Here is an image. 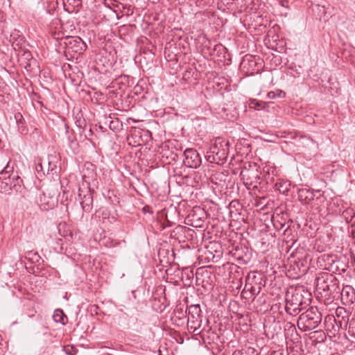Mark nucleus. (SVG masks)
Instances as JSON below:
<instances>
[{
  "mask_svg": "<svg viewBox=\"0 0 355 355\" xmlns=\"http://www.w3.org/2000/svg\"><path fill=\"white\" fill-rule=\"evenodd\" d=\"M311 293L303 288H292L286 295V311L291 315H297L310 301Z\"/></svg>",
  "mask_w": 355,
  "mask_h": 355,
  "instance_id": "1",
  "label": "nucleus"
},
{
  "mask_svg": "<svg viewBox=\"0 0 355 355\" xmlns=\"http://www.w3.org/2000/svg\"><path fill=\"white\" fill-rule=\"evenodd\" d=\"M229 153V142L223 138L216 139L213 146L207 152L205 157L210 163L223 164L227 159Z\"/></svg>",
  "mask_w": 355,
  "mask_h": 355,
  "instance_id": "2",
  "label": "nucleus"
},
{
  "mask_svg": "<svg viewBox=\"0 0 355 355\" xmlns=\"http://www.w3.org/2000/svg\"><path fill=\"white\" fill-rule=\"evenodd\" d=\"M316 286L318 290L326 293L325 295L331 298L340 296L338 279L332 274L323 273L316 279Z\"/></svg>",
  "mask_w": 355,
  "mask_h": 355,
  "instance_id": "3",
  "label": "nucleus"
},
{
  "mask_svg": "<svg viewBox=\"0 0 355 355\" xmlns=\"http://www.w3.org/2000/svg\"><path fill=\"white\" fill-rule=\"evenodd\" d=\"M60 35V33H54L53 37L56 40H60V45L64 49L65 54L72 53L81 54L86 49V44L80 37L71 36L63 37Z\"/></svg>",
  "mask_w": 355,
  "mask_h": 355,
  "instance_id": "4",
  "label": "nucleus"
},
{
  "mask_svg": "<svg viewBox=\"0 0 355 355\" xmlns=\"http://www.w3.org/2000/svg\"><path fill=\"white\" fill-rule=\"evenodd\" d=\"M322 320V315L316 308L311 307L302 313L297 321V326L303 331L315 329Z\"/></svg>",
  "mask_w": 355,
  "mask_h": 355,
  "instance_id": "5",
  "label": "nucleus"
},
{
  "mask_svg": "<svg viewBox=\"0 0 355 355\" xmlns=\"http://www.w3.org/2000/svg\"><path fill=\"white\" fill-rule=\"evenodd\" d=\"M260 174L261 173L255 163L247 162L244 164L243 168L241 170L240 175L245 185L252 186L259 182Z\"/></svg>",
  "mask_w": 355,
  "mask_h": 355,
  "instance_id": "6",
  "label": "nucleus"
},
{
  "mask_svg": "<svg viewBox=\"0 0 355 355\" xmlns=\"http://www.w3.org/2000/svg\"><path fill=\"white\" fill-rule=\"evenodd\" d=\"M184 156L183 162L187 167L197 168L202 164V158L197 150L194 148H187L184 151Z\"/></svg>",
  "mask_w": 355,
  "mask_h": 355,
  "instance_id": "7",
  "label": "nucleus"
},
{
  "mask_svg": "<svg viewBox=\"0 0 355 355\" xmlns=\"http://www.w3.org/2000/svg\"><path fill=\"white\" fill-rule=\"evenodd\" d=\"M188 218L191 222V225L196 227H202L207 218L205 210L200 207H195L189 214Z\"/></svg>",
  "mask_w": 355,
  "mask_h": 355,
  "instance_id": "8",
  "label": "nucleus"
},
{
  "mask_svg": "<svg viewBox=\"0 0 355 355\" xmlns=\"http://www.w3.org/2000/svg\"><path fill=\"white\" fill-rule=\"evenodd\" d=\"M78 198L80 203L85 212H90L92 209L93 196L89 189L85 190L80 187L78 189Z\"/></svg>",
  "mask_w": 355,
  "mask_h": 355,
  "instance_id": "9",
  "label": "nucleus"
},
{
  "mask_svg": "<svg viewBox=\"0 0 355 355\" xmlns=\"http://www.w3.org/2000/svg\"><path fill=\"white\" fill-rule=\"evenodd\" d=\"M261 277H257L255 275L251 277L250 275L246 277V283L245 286L249 291L256 297L261 290Z\"/></svg>",
  "mask_w": 355,
  "mask_h": 355,
  "instance_id": "10",
  "label": "nucleus"
},
{
  "mask_svg": "<svg viewBox=\"0 0 355 355\" xmlns=\"http://www.w3.org/2000/svg\"><path fill=\"white\" fill-rule=\"evenodd\" d=\"M10 159L6 155L0 154V166L3 167V170L0 172V179H6V175L10 177V173L12 172L13 167L10 166L9 162Z\"/></svg>",
  "mask_w": 355,
  "mask_h": 355,
  "instance_id": "11",
  "label": "nucleus"
},
{
  "mask_svg": "<svg viewBox=\"0 0 355 355\" xmlns=\"http://www.w3.org/2000/svg\"><path fill=\"white\" fill-rule=\"evenodd\" d=\"M340 295L347 303H353L355 300V291L351 286L347 285L340 289Z\"/></svg>",
  "mask_w": 355,
  "mask_h": 355,
  "instance_id": "12",
  "label": "nucleus"
},
{
  "mask_svg": "<svg viewBox=\"0 0 355 355\" xmlns=\"http://www.w3.org/2000/svg\"><path fill=\"white\" fill-rule=\"evenodd\" d=\"M297 194L299 200L304 205L309 203L314 199V194L307 189H299Z\"/></svg>",
  "mask_w": 355,
  "mask_h": 355,
  "instance_id": "13",
  "label": "nucleus"
},
{
  "mask_svg": "<svg viewBox=\"0 0 355 355\" xmlns=\"http://www.w3.org/2000/svg\"><path fill=\"white\" fill-rule=\"evenodd\" d=\"M188 311V318L202 319V311L199 304H191L187 307L185 313Z\"/></svg>",
  "mask_w": 355,
  "mask_h": 355,
  "instance_id": "14",
  "label": "nucleus"
},
{
  "mask_svg": "<svg viewBox=\"0 0 355 355\" xmlns=\"http://www.w3.org/2000/svg\"><path fill=\"white\" fill-rule=\"evenodd\" d=\"M19 55V60L21 62V64H24V68L26 70H28V68L31 65V62L33 61V56L31 53L28 50H23Z\"/></svg>",
  "mask_w": 355,
  "mask_h": 355,
  "instance_id": "15",
  "label": "nucleus"
},
{
  "mask_svg": "<svg viewBox=\"0 0 355 355\" xmlns=\"http://www.w3.org/2000/svg\"><path fill=\"white\" fill-rule=\"evenodd\" d=\"M202 319H193L188 318V325L189 329L192 330L193 333L198 335L200 334V331H198V329L200 328L202 325Z\"/></svg>",
  "mask_w": 355,
  "mask_h": 355,
  "instance_id": "16",
  "label": "nucleus"
},
{
  "mask_svg": "<svg viewBox=\"0 0 355 355\" xmlns=\"http://www.w3.org/2000/svg\"><path fill=\"white\" fill-rule=\"evenodd\" d=\"M276 189L282 193L288 195L291 183L288 181L280 180L275 184Z\"/></svg>",
  "mask_w": 355,
  "mask_h": 355,
  "instance_id": "17",
  "label": "nucleus"
},
{
  "mask_svg": "<svg viewBox=\"0 0 355 355\" xmlns=\"http://www.w3.org/2000/svg\"><path fill=\"white\" fill-rule=\"evenodd\" d=\"M53 318L55 322H60L62 324H65L67 322V317L61 309L55 311Z\"/></svg>",
  "mask_w": 355,
  "mask_h": 355,
  "instance_id": "18",
  "label": "nucleus"
},
{
  "mask_svg": "<svg viewBox=\"0 0 355 355\" xmlns=\"http://www.w3.org/2000/svg\"><path fill=\"white\" fill-rule=\"evenodd\" d=\"M249 105L250 108L260 110L264 109L266 107L267 103L257 101V99H252L250 101Z\"/></svg>",
  "mask_w": 355,
  "mask_h": 355,
  "instance_id": "19",
  "label": "nucleus"
},
{
  "mask_svg": "<svg viewBox=\"0 0 355 355\" xmlns=\"http://www.w3.org/2000/svg\"><path fill=\"white\" fill-rule=\"evenodd\" d=\"M267 96L270 99H275L276 98H282L286 96V93L282 90L277 89L276 91L269 92Z\"/></svg>",
  "mask_w": 355,
  "mask_h": 355,
  "instance_id": "20",
  "label": "nucleus"
},
{
  "mask_svg": "<svg viewBox=\"0 0 355 355\" xmlns=\"http://www.w3.org/2000/svg\"><path fill=\"white\" fill-rule=\"evenodd\" d=\"M122 124L118 119L111 120L109 123V128L113 131H119L121 129Z\"/></svg>",
  "mask_w": 355,
  "mask_h": 355,
  "instance_id": "21",
  "label": "nucleus"
},
{
  "mask_svg": "<svg viewBox=\"0 0 355 355\" xmlns=\"http://www.w3.org/2000/svg\"><path fill=\"white\" fill-rule=\"evenodd\" d=\"M241 296L243 298L245 299L249 302H252L254 300L255 297L248 290V288L245 286L243 290L241 292Z\"/></svg>",
  "mask_w": 355,
  "mask_h": 355,
  "instance_id": "22",
  "label": "nucleus"
},
{
  "mask_svg": "<svg viewBox=\"0 0 355 355\" xmlns=\"http://www.w3.org/2000/svg\"><path fill=\"white\" fill-rule=\"evenodd\" d=\"M68 143L69 146L71 149V150L73 153H76L78 150L79 146L76 139L71 138V137H68Z\"/></svg>",
  "mask_w": 355,
  "mask_h": 355,
  "instance_id": "23",
  "label": "nucleus"
},
{
  "mask_svg": "<svg viewBox=\"0 0 355 355\" xmlns=\"http://www.w3.org/2000/svg\"><path fill=\"white\" fill-rule=\"evenodd\" d=\"M63 350L67 355H75L78 352V349L71 345L64 346Z\"/></svg>",
  "mask_w": 355,
  "mask_h": 355,
  "instance_id": "24",
  "label": "nucleus"
},
{
  "mask_svg": "<svg viewBox=\"0 0 355 355\" xmlns=\"http://www.w3.org/2000/svg\"><path fill=\"white\" fill-rule=\"evenodd\" d=\"M23 41V39H20L19 40H15L13 42L12 46L15 51H19V53H21V51H23V47L21 46V44H20L21 42Z\"/></svg>",
  "mask_w": 355,
  "mask_h": 355,
  "instance_id": "25",
  "label": "nucleus"
},
{
  "mask_svg": "<svg viewBox=\"0 0 355 355\" xmlns=\"http://www.w3.org/2000/svg\"><path fill=\"white\" fill-rule=\"evenodd\" d=\"M15 119L17 123H22L24 121L23 116L19 112H17L15 114Z\"/></svg>",
  "mask_w": 355,
  "mask_h": 355,
  "instance_id": "26",
  "label": "nucleus"
},
{
  "mask_svg": "<svg viewBox=\"0 0 355 355\" xmlns=\"http://www.w3.org/2000/svg\"><path fill=\"white\" fill-rule=\"evenodd\" d=\"M301 138L304 140V141H302V144H304L306 145H309V144H315L314 141L310 137L302 136Z\"/></svg>",
  "mask_w": 355,
  "mask_h": 355,
  "instance_id": "27",
  "label": "nucleus"
},
{
  "mask_svg": "<svg viewBox=\"0 0 355 355\" xmlns=\"http://www.w3.org/2000/svg\"><path fill=\"white\" fill-rule=\"evenodd\" d=\"M65 2H67L73 6H78L80 3V0H64V3Z\"/></svg>",
  "mask_w": 355,
  "mask_h": 355,
  "instance_id": "28",
  "label": "nucleus"
},
{
  "mask_svg": "<svg viewBox=\"0 0 355 355\" xmlns=\"http://www.w3.org/2000/svg\"><path fill=\"white\" fill-rule=\"evenodd\" d=\"M50 198L52 199L53 200L54 199L56 200L57 198V196H58V191L57 190H52L50 193H48Z\"/></svg>",
  "mask_w": 355,
  "mask_h": 355,
  "instance_id": "29",
  "label": "nucleus"
},
{
  "mask_svg": "<svg viewBox=\"0 0 355 355\" xmlns=\"http://www.w3.org/2000/svg\"><path fill=\"white\" fill-rule=\"evenodd\" d=\"M215 50H218V51L223 50V51H225L226 50V48L220 44H217L215 46Z\"/></svg>",
  "mask_w": 355,
  "mask_h": 355,
  "instance_id": "30",
  "label": "nucleus"
},
{
  "mask_svg": "<svg viewBox=\"0 0 355 355\" xmlns=\"http://www.w3.org/2000/svg\"><path fill=\"white\" fill-rule=\"evenodd\" d=\"M352 324L350 323L349 324V330H348V333L349 334H351L352 336H355V332L354 331V328L351 327Z\"/></svg>",
  "mask_w": 355,
  "mask_h": 355,
  "instance_id": "31",
  "label": "nucleus"
},
{
  "mask_svg": "<svg viewBox=\"0 0 355 355\" xmlns=\"http://www.w3.org/2000/svg\"><path fill=\"white\" fill-rule=\"evenodd\" d=\"M297 135L295 133H288V136L286 137L287 138H291V139H295Z\"/></svg>",
  "mask_w": 355,
  "mask_h": 355,
  "instance_id": "32",
  "label": "nucleus"
},
{
  "mask_svg": "<svg viewBox=\"0 0 355 355\" xmlns=\"http://www.w3.org/2000/svg\"><path fill=\"white\" fill-rule=\"evenodd\" d=\"M171 157V160H173V161H175L178 157V156L176 153H172Z\"/></svg>",
  "mask_w": 355,
  "mask_h": 355,
  "instance_id": "33",
  "label": "nucleus"
},
{
  "mask_svg": "<svg viewBox=\"0 0 355 355\" xmlns=\"http://www.w3.org/2000/svg\"><path fill=\"white\" fill-rule=\"evenodd\" d=\"M232 355H246L242 353L241 351H234Z\"/></svg>",
  "mask_w": 355,
  "mask_h": 355,
  "instance_id": "34",
  "label": "nucleus"
},
{
  "mask_svg": "<svg viewBox=\"0 0 355 355\" xmlns=\"http://www.w3.org/2000/svg\"><path fill=\"white\" fill-rule=\"evenodd\" d=\"M352 228H353V230H352V233H353V234H355V223L352 224Z\"/></svg>",
  "mask_w": 355,
  "mask_h": 355,
  "instance_id": "35",
  "label": "nucleus"
},
{
  "mask_svg": "<svg viewBox=\"0 0 355 355\" xmlns=\"http://www.w3.org/2000/svg\"><path fill=\"white\" fill-rule=\"evenodd\" d=\"M180 310L181 311V313H182V315H184V313L182 312V309H178V308H177V309H176V310H175V311H176V312H179V311H180Z\"/></svg>",
  "mask_w": 355,
  "mask_h": 355,
  "instance_id": "36",
  "label": "nucleus"
},
{
  "mask_svg": "<svg viewBox=\"0 0 355 355\" xmlns=\"http://www.w3.org/2000/svg\"><path fill=\"white\" fill-rule=\"evenodd\" d=\"M92 134H93V132H92V129H89V135L90 136V135H92Z\"/></svg>",
  "mask_w": 355,
  "mask_h": 355,
  "instance_id": "37",
  "label": "nucleus"
},
{
  "mask_svg": "<svg viewBox=\"0 0 355 355\" xmlns=\"http://www.w3.org/2000/svg\"><path fill=\"white\" fill-rule=\"evenodd\" d=\"M2 341H3V339L1 338V336L0 335V346L2 345Z\"/></svg>",
  "mask_w": 355,
  "mask_h": 355,
  "instance_id": "38",
  "label": "nucleus"
},
{
  "mask_svg": "<svg viewBox=\"0 0 355 355\" xmlns=\"http://www.w3.org/2000/svg\"><path fill=\"white\" fill-rule=\"evenodd\" d=\"M19 178L17 177V184H19Z\"/></svg>",
  "mask_w": 355,
  "mask_h": 355,
  "instance_id": "39",
  "label": "nucleus"
}]
</instances>
